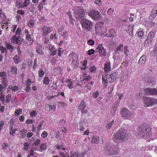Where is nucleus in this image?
Returning a JSON list of instances; mask_svg holds the SVG:
<instances>
[{
    "label": "nucleus",
    "instance_id": "1",
    "mask_svg": "<svg viewBox=\"0 0 157 157\" xmlns=\"http://www.w3.org/2000/svg\"><path fill=\"white\" fill-rule=\"evenodd\" d=\"M127 131L123 129H119L114 136L115 139L114 140L117 142H122L126 140L128 136Z\"/></svg>",
    "mask_w": 157,
    "mask_h": 157
},
{
    "label": "nucleus",
    "instance_id": "2",
    "mask_svg": "<svg viewBox=\"0 0 157 157\" xmlns=\"http://www.w3.org/2000/svg\"><path fill=\"white\" fill-rule=\"evenodd\" d=\"M102 83L104 87L106 88L107 86V83L113 82L116 79L117 75L116 73H114L110 75H102Z\"/></svg>",
    "mask_w": 157,
    "mask_h": 157
},
{
    "label": "nucleus",
    "instance_id": "3",
    "mask_svg": "<svg viewBox=\"0 0 157 157\" xmlns=\"http://www.w3.org/2000/svg\"><path fill=\"white\" fill-rule=\"evenodd\" d=\"M151 133L150 127L148 125L146 124H143L140 127L138 130V134L142 137L149 136V135Z\"/></svg>",
    "mask_w": 157,
    "mask_h": 157
},
{
    "label": "nucleus",
    "instance_id": "4",
    "mask_svg": "<svg viewBox=\"0 0 157 157\" xmlns=\"http://www.w3.org/2000/svg\"><path fill=\"white\" fill-rule=\"evenodd\" d=\"M104 149V152L106 155H115L119 150L117 146L113 145H109L107 148L105 147Z\"/></svg>",
    "mask_w": 157,
    "mask_h": 157
},
{
    "label": "nucleus",
    "instance_id": "5",
    "mask_svg": "<svg viewBox=\"0 0 157 157\" xmlns=\"http://www.w3.org/2000/svg\"><path fill=\"white\" fill-rule=\"evenodd\" d=\"M144 105L145 107L152 106L157 104V99L155 98L146 97L143 99Z\"/></svg>",
    "mask_w": 157,
    "mask_h": 157
},
{
    "label": "nucleus",
    "instance_id": "6",
    "mask_svg": "<svg viewBox=\"0 0 157 157\" xmlns=\"http://www.w3.org/2000/svg\"><path fill=\"white\" fill-rule=\"evenodd\" d=\"M81 25L83 29L89 31L90 30L93 24L90 21L86 19H84L82 20Z\"/></svg>",
    "mask_w": 157,
    "mask_h": 157
},
{
    "label": "nucleus",
    "instance_id": "7",
    "mask_svg": "<svg viewBox=\"0 0 157 157\" xmlns=\"http://www.w3.org/2000/svg\"><path fill=\"white\" fill-rule=\"evenodd\" d=\"M155 33L152 31L149 33L147 36L144 43V44L145 46H147L151 44L155 37Z\"/></svg>",
    "mask_w": 157,
    "mask_h": 157
},
{
    "label": "nucleus",
    "instance_id": "8",
    "mask_svg": "<svg viewBox=\"0 0 157 157\" xmlns=\"http://www.w3.org/2000/svg\"><path fill=\"white\" fill-rule=\"evenodd\" d=\"M84 11L82 6L76 7L74 9V13L77 18H79L80 17L83 16Z\"/></svg>",
    "mask_w": 157,
    "mask_h": 157
},
{
    "label": "nucleus",
    "instance_id": "9",
    "mask_svg": "<svg viewBox=\"0 0 157 157\" xmlns=\"http://www.w3.org/2000/svg\"><path fill=\"white\" fill-rule=\"evenodd\" d=\"M95 51L96 52L99 53V55L101 57L106 56V52L105 49L102 44L99 45L96 48Z\"/></svg>",
    "mask_w": 157,
    "mask_h": 157
},
{
    "label": "nucleus",
    "instance_id": "10",
    "mask_svg": "<svg viewBox=\"0 0 157 157\" xmlns=\"http://www.w3.org/2000/svg\"><path fill=\"white\" fill-rule=\"evenodd\" d=\"M120 113L122 116L124 118L128 119L132 115L131 112L125 108H123L121 109Z\"/></svg>",
    "mask_w": 157,
    "mask_h": 157
},
{
    "label": "nucleus",
    "instance_id": "11",
    "mask_svg": "<svg viewBox=\"0 0 157 157\" xmlns=\"http://www.w3.org/2000/svg\"><path fill=\"white\" fill-rule=\"evenodd\" d=\"M89 14V16L94 20L98 19L100 17V12L97 10H93L90 12Z\"/></svg>",
    "mask_w": 157,
    "mask_h": 157
},
{
    "label": "nucleus",
    "instance_id": "12",
    "mask_svg": "<svg viewBox=\"0 0 157 157\" xmlns=\"http://www.w3.org/2000/svg\"><path fill=\"white\" fill-rule=\"evenodd\" d=\"M146 93L151 95H155L157 94V90L156 88H146L144 89Z\"/></svg>",
    "mask_w": 157,
    "mask_h": 157
},
{
    "label": "nucleus",
    "instance_id": "13",
    "mask_svg": "<svg viewBox=\"0 0 157 157\" xmlns=\"http://www.w3.org/2000/svg\"><path fill=\"white\" fill-rule=\"evenodd\" d=\"M11 41L13 43H16L17 44L19 45L21 43V38L20 36L14 35L12 37Z\"/></svg>",
    "mask_w": 157,
    "mask_h": 157
},
{
    "label": "nucleus",
    "instance_id": "14",
    "mask_svg": "<svg viewBox=\"0 0 157 157\" xmlns=\"http://www.w3.org/2000/svg\"><path fill=\"white\" fill-rule=\"evenodd\" d=\"M104 69L106 73H108L110 71L111 68L110 62H106L105 63Z\"/></svg>",
    "mask_w": 157,
    "mask_h": 157
},
{
    "label": "nucleus",
    "instance_id": "15",
    "mask_svg": "<svg viewBox=\"0 0 157 157\" xmlns=\"http://www.w3.org/2000/svg\"><path fill=\"white\" fill-rule=\"evenodd\" d=\"M85 105L84 101H82L79 104L78 108L80 110H82V113H86L87 111L86 110H84L85 108Z\"/></svg>",
    "mask_w": 157,
    "mask_h": 157
},
{
    "label": "nucleus",
    "instance_id": "16",
    "mask_svg": "<svg viewBox=\"0 0 157 157\" xmlns=\"http://www.w3.org/2000/svg\"><path fill=\"white\" fill-rule=\"evenodd\" d=\"M56 105H53V106L50 105H47L45 107L46 110L48 111L53 110L55 111L56 109Z\"/></svg>",
    "mask_w": 157,
    "mask_h": 157
},
{
    "label": "nucleus",
    "instance_id": "17",
    "mask_svg": "<svg viewBox=\"0 0 157 157\" xmlns=\"http://www.w3.org/2000/svg\"><path fill=\"white\" fill-rule=\"evenodd\" d=\"M103 24L100 23L96 24L95 25V31L97 32H99L103 28Z\"/></svg>",
    "mask_w": 157,
    "mask_h": 157
},
{
    "label": "nucleus",
    "instance_id": "18",
    "mask_svg": "<svg viewBox=\"0 0 157 157\" xmlns=\"http://www.w3.org/2000/svg\"><path fill=\"white\" fill-rule=\"evenodd\" d=\"M147 56L146 55H143L141 56L138 62V63L140 64H144L146 61Z\"/></svg>",
    "mask_w": 157,
    "mask_h": 157
},
{
    "label": "nucleus",
    "instance_id": "19",
    "mask_svg": "<svg viewBox=\"0 0 157 157\" xmlns=\"http://www.w3.org/2000/svg\"><path fill=\"white\" fill-rule=\"evenodd\" d=\"M107 35L109 37H115L116 36V33L114 30L111 29L108 31V34Z\"/></svg>",
    "mask_w": 157,
    "mask_h": 157
},
{
    "label": "nucleus",
    "instance_id": "20",
    "mask_svg": "<svg viewBox=\"0 0 157 157\" xmlns=\"http://www.w3.org/2000/svg\"><path fill=\"white\" fill-rule=\"evenodd\" d=\"M66 82H68L67 86L70 89H71L74 88V84L73 83V81L71 79H68Z\"/></svg>",
    "mask_w": 157,
    "mask_h": 157
},
{
    "label": "nucleus",
    "instance_id": "21",
    "mask_svg": "<svg viewBox=\"0 0 157 157\" xmlns=\"http://www.w3.org/2000/svg\"><path fill=\"white\" fill-rule=\"evenodd\" d=\"M99 137L94 136L92 138L91 142L93 143L97 144L99 143Z\"/></svg>",
    "mask_w": 157,
    "mask_h": 157
},
{
    "label": "nucleus",
    "instance_id": "22",
    "mask_svg": "<svg viewBox=\"0 0 157 157\" xmlns=\"http://www.w3.org/2000/svg\"><path fill=\"white\" fill-rule=\"evenodd\" d=\"M123 44H121L118 46L116 49V52L117 53L119 54V52H122L123 50Z\"/></svg>",
    "mask_w": 157,
    "mask_h": 157
},
{
    "label": "nucleus",
    "instance_id": "23",
    "mask_svg": "<svg viewBox=\"0 0 157 157\" xmlns=\"http://www.w3.org/2000/svg\"><path fill=\"white\" fill-rule=\"evenodd\" d=\"M11 71L13 75H16L17 71V67L15 66L12 67L11 68Z\"/></svg>",
    "mask_w": 157,
    "mask_h": 157
},
{
    "label": "nucleus",
    "instance_id": "24",
    "mask_svg": "<svg viewBox=\"0 0 157 157\" xmlns=\"http://www.w3.org/2000/svg\"><path fill=\"white\" fill-rule=\"evenodd\" d=\"M21 56L16 55L14 57L13 60L15 64H17L19 62L20 57Z\"/></svg>",
    "mask_w": 157,
    "mask_h": 157
},
{
    "label": "nucleus",
    "instance_id": "25",
    "mask_svg": "<svg viewBox=\"0 0 157 157\" xmlns=\"http://www.w3.org/2000/svg\"><path fill=\"white\" fill-rule=\"evenodd\" d=\"M44 49V48L41 46H39L38 47L37 49L36 50V52L39 55H42L44 54L43 50Z\"/></svg>",
    "mask_w": 157,
    "mask_h": 157
},
{
    "label": "nucleus",
    "instance_id": "26",
    "mask_svg": "<svg viewBox=\"0 0 157 157\" xmlns=\"http://www.w3.org/2000/svg\"><path fill=\"white\" fill-rule=\"evenodd\" d=\"M21 133V138H25L26 137V134L27 132V131L25 128L20 131Z\"/></svg>",
    "mask_w": 157,
    "mask_h": 157
},
{
    "label": "nucleus",
    "instance_id": "27",
    "mask_svg": "<svg viewBox=\"0 0 157 157\" xmlns=\"http://www.w3.org/2000/svg\"><path fill=\"white\" fill-rule=\"evenodd\" d=\"M6 48H7V49L10 50H13L14 49V47L12 45L11 43H8L7 42H6Z\"/></svg>",
    "mask_w": 157,
    "mask_h": 157
},
{
    "label": "nucleus",
    "instance_id": "28",
    "mask_svg": "<svg viewBox=\"0 0 157 157\" xmlns=\"http://www.w3.org/2000/svg\"><path fill=\"white\" fill-rule=\"evenodd\" d=\"M42 30L43 31L46 33L47 34H49L51 32V28L50 27L47 28L46 27H44L42 29Z\"/></svg>",
    "mask_w": 157,
    "mask_h": 157
},
{
    "label": "nucleus",
    "instance_id": "29",
    "mask_svg": "<svg viewBox=\"0 0 157 157\" xmlns=\"http://www.w3.org/2000/svg\"><path fill=\"white\" fill-rule=\"evenodd\" d=\"M138 36L141 39H144L145 37L144 36V33L143 31H140L138 33Z\"/></svg>",
    "mask_w": 157,
    "mask_h": 157
},
{
    "label": "nucleus",
    "instance_id": "30",
    "mask_svg": "<svg viewBox=\"0 0 157 157\" xmlns=\"http://www.w3.org/2000/svg\"><path fill=\"white\" fill-rule=\"evenodd\" d=\"M114 123V121H112L111 122H109V123H107V125L106 127V129L108 130L110 128L112 127V126L113 125V124Z\"/></svg>",
    "mask_w": 157,
    "mask_h": 157
},
{
    "label": "nucleus",
    "instance_id": "31",
    "mask_svg": "<svg viewBox=\"0 0 157 157\" xmlns=\"http://www.w3.org/2000/svg\"><path fill=\"white\" fill-rule=\"evenodd\" d=\"M0 50L2 54L6 52L5 54H6L7 53V49L3 46H0Z\"/></svg>",
    "mask_w": 157,
    "mask_h": 157
},
{
    "label": "nucleus",
    "instance_id": "32",
    "mask_svg": "<svg viewBox=\"0 0 157 157\" xmlns=\"http://www.w3.org/2000/svg\"><path fill=\"white\" fill-rule=\"evenodd\" d=\"M6 77V74L4 72H0V77L2 78L3 79L5 80Z\"/></svg>",
    "mask_w": 157,
    "mask_h": 157
},
{
    "label": "nucleus",
    "instance_id": "33",
    "mask_svg": "<svg viewBox=\"0 0 157 157\" xmlns=\"http://www.w3.org/2000/svg\"><path fill=\"white\" fill-rule=\"evenodd\" d=\"M39 76V77H42L44 75V72L42 69H40L38 72Z\"/></svg>",
    "mask_w": 157,
    "mask_h": 157
},
{
    "label": "nucleus",
    "instance_id": "34",
    "mask_svg": "<svg viewBox=\"0 0 157 157\" xmlns=\"http://www.w3.org/2000/svg\"><path fill=\"white\" fill-rule=\"evenodd\" d=\"M50 82V80L48 77H45L44 79L43 83L45 85H48Z\"/></svg>",
    "mask_w": 157,
    "mask_h": 157
},
{
    "label": "nucleus",
    "instance_id": "35",
    "mask_svg": "<svg viewBox=\"0 0 157 157\" xmlns=\"http://www.w3.org/2000/svg\"><path fill=\"white\" fill-rule=\"evenodd\" d=\"M9 130L10 131V135L12 136H15V132L13 130V128L10 127Z\"/></svg>",
    "mask_w": 157,
    "mask_h": 157
},
{
    "label": "nucleus",
    "instance_id": "36",
    "mask_svg": "<svg viewBox=\"0 0 157 157\" xmlns=\"http://www.w3.org/2000/svg\"><path fill=\"white\" fill-rule=\"evenodd\" d=\"M34 21L33 20H31L28 22V25L29 27H31L34 26Z\"/></svg>",
    "mask_w": 157,
    "mask_h": 157
},
{
    "label": "nucleus",
    "instance_id": "37",
    "mask_svg": "<svg viewBox=\"0 0 157 157\" xmlns=\"http://www.w3.org/2000/svg\"><path fill=\"white\" fill-rule=\"evenodd\" d=\"M117 96L118 97V99L117 101H119V102H120V100L123 99V95L122 93H120L117 94Z\"/></svg>",
    "mask_w": 157,
    "mask_h": 157
},
{
    "label": "nucleus",
    "instance_id": "38",
    "mask_svg": "<svg viewBox=\"0 0 157 157\" xmlns=\"http://www.w3.org/2000/svg\"><path fill=\"white\" fill-rule=\"evenodd\" d=\"M128 107L131 109L135 110L136 109V107L133 104L130 103L128 105Z\"/></svg>",
    "mask_w": 157,
    "mask_h": 157
},
{
    "label": "nucleus",
    "instance_id": "39",
    "mask_svg": "<svg viewBox=\"0 0 157 157\" xmlns=\"http://www.w3.org/2000/svg\"><path fill=\"white\" fill-rule=\"evenodd\" d=\"M8 145L7 143H5L2 144L1 145V147L4 150H7V148L8 147Z\"/></svg>",
    "mask_w": 157,
    "mask_h": 157
},
{
    "label": "nucleus",
    "instance_id": "40",
    "mask_svg": "<svg viewBox=\"0 0 157 157\" xmlns=\"http://www.w3.org/2000/svg\"><path fill=\"white\" fill-rule=\"evenodd\" d=\"M11 97V95L10 94H8L7 96H6L5 100V101L6 103H8L10 102Z\"/></svg>",
    "mask_w": 157,
    "mask_h": 157
},
{
    "label": "nucleus",
    "instance_id": "41",
    "mask_svg": "<svg viewBox=\"0 0 157 157\" xmlns=\"http://www.w3.org/2000/svg\"><path fill=\"white\" fill-rule=\"evenodd\" d=\"M29 146V144L28 143L25 142L24 144L23 148L24 150L27 151Z\"/></svg>",
    "mask_w": 157,
    "mask_h": 157
},
{
    "label": "nucleus",
    "instance_id": "42",
    "mask_svg": "<svg viewBox=\"0 0 157 157\" xmlns=\"http://www.w3.org/2000/svg\"><path fill=\"white\" fill-rule=\"evenodd\" d=\"M151 15L153 16V17H155L157 16V13L155 10L153 9L151 12Z\"/></svg>",
    "mask_w": 157,
    "mask_h": 157
},
{
    "label": "nucleus",
    "instance_id": "43",
    "mask_svg": "<svg viewBox=\"0 0 157 157\" xmlns=\"http://www.w3.org/2000/svg\"><path fill=\"white\" fill-rule=\"evenodd\" d=\"M133 27L132 25H128L127 29V32L128 33L129 31H133Z\"/></svg>",
    "mask_w": 157,
    "mask_h": 157
},
{
    "label": "nucleus",
    "instance_id": "44",
    "mask_svg": "<svg viewBox=\"0 0 157 157\" xmlns=\"http://www.w3.org/2000/svg\"><path fill=\"white\" fill-rule=\"evenodd\" d=\"M129 51L128 49V46H125L124 47V54L126 56H127L128 55Z\"/></svg>",
    "mask_w": 157,
    "mask_h": 157
},
{
    "label": "nucleus",
    "instance_id": "45",
    "mask_svg": "<svg viewBox=\"0 0 157 157\" xmlns=\"http://www.w3.org/2000/svg\"><path fill=\"white\" fill-rule=\"evenodd\" d=\"M150 55L151 56H155L157 55V52L155 51V50L153 49L152 51H151Z\"/></svg>",
    "mask_w": 157,
    "mask_h": 157
},
{
    "label": "nucleus",
    "instance_id": "46",
    "mask_svg": "<svg viewBox=\"0 0 157 157\" xmlns=\"http://www.w3.org/2000/svg\"><path fill=\"white\" fill-rule=\"evenodd\" d=\"M87 44L90 45H93L94 44L95 42L92 40H90L87 41Z\"/></svg>",
    "mask_w": 157,
    "mask_h": 157
},
{
    "label": "nucleus",
    "instance_id": "47",
    "mask_svg": "<svg viewBox=\"0 0 157 157\" xmlns=\"http://www.w3.org/2000/svg\"><path fill=\"white\" fill-rule=\"evenodd\" d=\"M30 3V0H25L24 3H23V6L24 7H26L28 5H29Z\"/></svg>",
    "mask_w": 157,
    "mask_h": 157
},
{
    "label": "nucleus",
    "instance_id": "48",
    "mask_svg": "<svg viewBox=\"0 0 157 157\" xmlns=\"http://www.w3.org/2000/svg\"><path fill=\"white\" fill-rule=\"evenodd\" d=\"M71 157H77V151L73 152L72 151L71 152Z\"/></svg>",
    "mask_w": 157,
    "mask_h": 157
},
{
    "label": "nucleus",
    "instance_id": "49",
    "mask_svg": "<svg viewBox=\"0 0 157 157\" xmlns=\"http://www.w3.org/2000/svg\"><path fill=\"white\" fill-rule=\"evenodd\" d=\"M5 98V96L2 94L1 95L0 97V101H2V104H4V100Z\"/></svg>",
    "mask_w": 157,
    "mask_h": 157
},
{
    "label": "nucleus",
    "instance_id": "50",
    "mask_svg": "<svg viewBox=\"0 0 157 157\" xmlns=\"http://www.w3.org/2000/svg\"><path fill=\"white\" fill-rule=\"evenodd\" d=\"M119 101H116L114 103V104L113 105V107L114 108H115L116 109H117V108L119 104Z\"/></svg>",
    "mask_w": 157,
    "mask_h": 157
},
{
    "label": "nucleus",
    "instance_id": "51",
    "mask_svg": "<svg viewBox=\"0 0 157 157\" xmlns=\"http://www.w3.org/2000/svg\"><path fill=\"white\" fill-rule=\"evenodd\" d=\"M119 101H116L114 103V104L113 105V107L114 108H115L116 109H117V108L119 104Z\"/></svg>",
    "mask_w": 157,
    "mask_h": 157
},
{
    "label": "nucleus",
    "instance_id": "52",
    "mask_svg": "<svg viewBox=\"0 0 157 157\" xmlns=\"http://www.w3.org/2000/svg\"><path fill=\"white\" fill-rule=\"evenodd\" d=\"M9 122L10 124V127L13 128V125L14 124V121H13V119H10L9 121Z\"/></svg>",
    "mask_w": 157,
    "mask_h": 157
},
{
    "label": "nucleus",
    "instance_id": "53",
    "mask_svg": "<svg viewBox=\"0 0 157 157\" xmlns=\"http://www.w3.org/2000/svg\"><path fill=\"white\" fill-rule=\"evenodd\" d=\"M99 95V93L98 91H96L95 93L93 94L92 97L94 98H96Z\"/></svg>",
    "mask_w": 157,
    "mask_h": 157
},
{
    "label": "nucleus",
    "instance_id": "54",
    "mask_svg": "<svg viewBox=\"0 0 157 157\" xmlns=\"http://www.w3.org/2000/svg\"><path fill=\"white\" fill-rule=\"evenodd\" d=\"M57 51L56 49L55 50L54 49L53 50L50 51V53L51 55L52 56H53L56 54Z\"/></svg>",
    "mask_w": 157,
    "mask_h": 157
},
{
    "label": "nucleus",
    "instance_id": "55",
    "mask_svg": "<svg viewBox=\"0 0 157 157\" xmlns=\"http://www.w3.org/2000/svg\"><path fill=\"white\" fill-rule=\"evenodd\" d=\"M94 50L93 49H91L88 51L87 54L88 55H91L93 54L94 52Z\"/></svg>",
    "mask_w": 157,
    "mask_h": 157
},
{
    "label": "nucleus",
    "instance_id": "56",
    "mask_svg": "<svg viewBox=\"0 0 157 157\" xmlns=\"http://www.w3.org/2000/svg\"><path fill=\"white\" fill-rule=\"evenodd\" d=\"M90 71L92 73H94L96 70V68L95 66H92L90 67Z\"/></svg>",
    "mask_w": 157,
    "mask_h": 157
},
{
    "label": "nucleus",
    "instance_id": "57",
    "mask_svg": "<svg viewBox=\"0 0 157 157\" xmlns=\"http://www.w3.org/2000/svg\"><path fill=\"white\" fill-rule=\"evenodd\" d=\"M94 3L98 6H100L101 5V1L100 0H95L94 2Z\"/></svg>",
    "mask_w": 157,
    "mask_h": 157
},
{
    "label": "nucleus",
    "instance_id": "58",
    "mask_svg": "<svg viewBox=\"0 0 157 157\" xmlns=\"http://www.w3.org/2000/svg\"><path fill=\"white\" fill-rule=\"evenodd\" d=\"M37 114L36 112V111H32L30 113V115L32 117L35 116Z\"/></svg>",
    "mask_w": 157,
    "mask_h": 157
},
{
    "label": "nucleus",
    "instance_id": "59",
    "mask_svg": "<svg viewBox=\"0 0 157 157\" xmlns=\"http://www.w3.org/2000/svg\"><path fill=\"white\" fill-rule=\"evenodd\" d=\"M47 132L46 131H44L42 133L41 136L43 138H45L47 136Z\"/></svg>",
    "mask_w": 157,
    "mask_h": 157
},
{
    "label": "nucleus",
    "instance_id": "60",
    "mask_svg": "<svg viewBox=\"0 0 157 157\" xmlns=\"http://www.w3.org/2000/svg\"><path fill=\"white\" fill-rule=\"evenodd\" d=\"M55 147H56V148L58 150L60 149H62L64 150L65 149L64 147H63V146L62 145H56Z\"/></svg>",
    "mask_w": 157,
    "mask_h": 157
},
{
    "label": "nucleus",
    "instance_id": "61",
    "mask_svg": "<svg viewBox=\"0 0 157 157\" xmlns=\"http://www.w3.org/2000/svg\"><path fill=\"white\" fill-rule=\"evenodd\" d=\"M17 51L18 52V54L17 55L21 56V50L20 46H18L17 47Z\"/></svg>",
    "mask_w": 157,
    "mask_h": 157
},
{
    "label": "nucleus",
    "instance_id": "62",
    "mask_svg": "<svg viewBox=\"0 0 157 157\" xmlns=\"http://www.w3.org/2000/svg\"><path fill=\"white\" fill-rule=\"evenodd\" d=\"M22 112V110L21 109H17L16 110L15 113H16L17 115H19L20 114H21Z\"/></svg>",
    "mask_w": 157,
    "mask_h": 157
},
{
    "label": "nucleus",
    "instance_id": "63",
    "mask_svg": "<svg viewBox=\"0 0 157 157\" xmlns=\"http://www.w3.org/2000/svg\"><path fill=\"white\" fill-rule=\"evenodd\" d=\"M43 121L40 123L38 125L37 127L38 130L40 131L41 130V128L42 127V125L43 124Z\"/></svg>",
    "mask_w": 157,
    "mask_h": 157
},
{
    "label": "nucleus",
    "instance_id": "64",
    "mask_svg": "<svg viewBox=\"0 0 157 157\" xmlns=\"http://www.w3.org/2000/svg\"><path fill=\"white\" fill-rule=\"evenodd\" d=\"M84 155V153H78L77 152V157H83Z\"/></svg>",
    "mask_w": 157,
    "mask_h": 157
}]
</instances>
